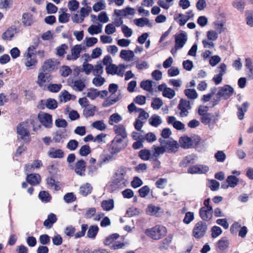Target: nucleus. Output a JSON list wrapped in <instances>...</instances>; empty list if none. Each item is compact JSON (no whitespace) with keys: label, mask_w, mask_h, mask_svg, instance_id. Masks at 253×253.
<instances>
[{"label":"nucleus","mask_w":253,"mask_h":253,"mask_svg":"<svg viewBox=\"0 0 253 253\" xmlns=\"http://www.w3.org/2000/svg\"><path fill=\"white\" fill-rule=\"evenodd\" d=\"M245 0H234L233 6L240 11H242L245 8Z\"/></svg>","instance_id":"obj_57"},{"label":"nucleus","mask_w":253,"mask_h":253,"mask_svg":"<svg viewBox=\"0 0 253 253\" xmlns=\"http://www.w3.org/2000/svg\"><path fill=\"white\" fill-rule=\"evenodd\" d=\"M187 41V37L186 34L181 33L175 37V45L177 48H182Z\"/></svg>","instance_id":"obj_20"},{"label":"nucleus","mask_w":253,"mask_h":253,"mask_svg":"<svg viewBox=\"0 0 253 253\" xmlns=\"http://www.w3.org/2000/svg\"><path fill=\"white\" fill-rule=\"evenodd\" d=\"M249 106V104L247 102H244L241 107L237 106V116L240 120L244 119L245 113L247 112Z\"/></svg>","instance_id":"obj_32"},{"label":"nucleus","mask_w":253,"mask_h":253,"mask_svg":"<svg viewBox=\"0 0 253 253\" xmlns=\"http://www.w3.org/2000/svg\"><path fill=\"white\" fill-rule=\"evenodd\" d=\"M39 198L42 202L44 203H48L50 202L51 199V197L48 192L45 191H41L39 194Z\"/></svg>","instance_id":"obj_47"},{"label":"nucleus","mask_w":253,"mask_h":253,"mask_svg":"<svg viewBox=\"0 0 253 253\" xmlns=\"http://www.w3.org/2000/svg\"><path fill=\"white\" fill-rule=\"evenodd\" d=\"M153 82L150 80H146L141 82L140 86L144 90L151 92L153 90L152 84Z\"/></svg>","instance_id":"obj_48"},{"label":"nucleus","mask_w":253,"mask_h":253,"mask_svg":"<svg viewBox=\"0 0 253 253\" xmlns=\"http://www.w3.org/2000/svg\"><path fill=\"white\" fill-rule=\"evenodd\" d=\"M168 123L172 124L173 127L177 130H182L185 128V125L180 121H176V118L173 116L168 117Z\"/></svg>","instance_id":"obj_22"},{"label":"nucleus","mask_w":253,"mask_h":253,"mask_svg":"<svg viewBox=\"0 0 253 253\" xmlns=\"http://www.w3.org/2000/svg\"><path fill=\"white\" fill-rule=\"evenodd\" d=\"M184 93L189 99H194L198 97V94L195 89H186Z\"/></svg>","instance_id":"obj_55"},{"label":"nucleus","mask_w":253,"mask_h":253,"mask_svg":"<svg viewBox=\"0 0 253 253\" xmlns=\"http://www.w3.org/2000/svg\"><path fill=\"white\" fill-rule=\"evenodd\" d=\"M114 201L112 199L103 200L101 203V208L103 211H109L114 209Z\"/></svg>","instance_id":"obj_29"},{"label":"nucleus","mask_w":253,"mask_h":253,"mask_svg":"<svg viewBox=\"0 0 253 253\" xmlns=\"http://www.w3.org/2000/svg\"><path fill=\"white\" fill-rule=\"evenodd\" d=\"M130 171L129 168L121 166L116 170L112 183L117 188H122L126 186L127 183V174Z\"/></svg>","instance_id":"obj_1"},{"label":"nucleus","mask_w":253,"mask_h":253,"mask_svg":"<svg viewBox=\"0 0 253 253\" xmlns=\"http://www.w3.org/2000/svg\"><path fill=\"white\" fill-rule=\"evenodd\" d=\"M134 23L136 26L142 27L148 25L149 20L147 18H140L134 19Z\"/></svg>","instance_id":"obj_54"},{"label":"nucleus","mask_w":253,"mask_h":253,"mask_svg":"<svg viewBox=\"0 0 253 253\" xmlns=\"http://www.w3.org/2000/svg\"><path fill=\"white\" fill-rule=\"evenodd\" d=\"M178 107L180 110L179 116L181 117H186L189 114V110L191 109L190 102L186 100L181 99Z\"/></svg>","instance_id":"obj_12"},{"label":"nucleus","mask_w":253,"mask_h":253,"mask_svg":"<svg viewBox=\"0 0 253 253\" xmlns=\"http://www.w3.org/2000/svg\"><path fill=\"white\" fill-rule=\"evenodd\" d=\"M96 111V107L92 105L87 106L84 110V115L87 118L93 116Z\"/></svg>","instance_id":"obj_44"},{"label":"nucleus","mask_w":253,"mask_h":253,"mask_svg":"<svg viewBox=\"0 0 253 253\" xmlns=\"http://www.w3.org/2000/svg\"><path fill=\"white\" fill-rule=\"evenodd\" d=\"M214 157L217 162L222 163L226 158V154L222 151H218L214 155Z\"/></svg>","instance_id":"obj_61"},{"label":"nucleus","mask_w":253,"mask_h":253,"mask_svg":"<svg viewBox=\"0 0 253 253\" xmlns=\"http://www.w3.org/2000/svg\"><path fill=\"white\" fill-rule=\"evenodd\" d=\"M16 29L13 27L8 28L6 32L2 34V38L4 40H10L16 33Z\"/></svg>","instance_id":"obj_39"},{"label":"nucleus","mask_w":253,"mask_h":253,"mask_svg":"<svg viewBox=\"0 0 253 253\" xmlns=\"http://www.w3.org/2000/svg\"><path fill=\"white\" fill-rule=\"evenodd\" d=\"M246 14L247 24L251 27H253V11H247Z\"/></svg>","instance_id":"obj_64"},{"label":"nucleus","mask_w":253,"mask_h":253,"mask_svg":"<svg viewBox=\"0 0 253 253\" xmlns=\"http://www.w3.org/2000/svg\"><path fill=\"white\" fill-rule=\"evenodd\" d=\"M233 92V88L229 85H225L223 87L218 88L217 95L219 98H223L225 99H227L232 95Z\"/></svg>","instance_id":"obj_9"},{"label":"nucleus","mask_w":253,"mask_h":253,"mask_svg":"<svg viewBox=\"0 0 253 253\" xmlns=\"http://www.w3.org/2000/svg\"><path fill=\"white\" fill-rule=\"evenodd\" d=\"M246 74L249 80L253 79V62L250 58H247L245 62Z\"/></svg>","instance_id":"obj_24"},{"label":"nucleus","mask_w":253,"mask_h":253,"mask_svg":"<svg viewBox=\"0 0 253 253\" xmlns=\"http://www.w3.org/2000/svg\"><path fill=\"white\" fill-rule=\"evenodd\" d=\"M167 232V228L161 225H157L145 231V234L147 236L155 240L162 239L166 235Z\"/></svg>","instance_id":"obj_2"},{"label":"nucleus","mask_w":253,"mask_h":253,"mask_svg":"<svg viewBox=\"0 0 253 253\" xmlns=\"http://www.w3.org/2000/svg\"><path fill=\"white\" fill-rule=\"evenodd\" d=\"M207 230V224L203 221H199L195 224L193 229V235L196 238H201L205 235Z\"/></svg>","instance_id":"obj_7"},{"label":"nucleus","mask_w":253,"mask_h":253,"mask_svg":"<svg viewBox=\"0 0 253 253\" xmlns=\"http://www.w3.org/2000/svg\"><path fill=\"white\" fill-rule=\"evenodd\" d=\"M47 154L52 158H62L64 157V152L61 149L54 148H50Z\"/></svg>","instance_id":"obj_30"},{"label":"nucleus","mask_w":253,"mask_h":253,"mask_svg":"<svg viewBox=\"0 0 253 253\" xmlns=\"http://www.w3.org/2000/svg\"><path fill=\"white\" fill-rule=\"evenodd\" d=\"M113 130L116 134L115 137L125 139L127 137V133L125 127L122 124L115 125Z\"/></svg>","instance_id":"obj_19"},{"label":"nucleus","mask_w":253,"mask_h":253,"mask_svg":"<svg viewBox=\"0 0 253 253\" xmlns=\"http://www.w3.org/2000/svg\"><path fill=\"white\" fill-rule=\"evenodd\" d=\"M41 123L45 127L50 128L52 125V116L47 113H43L39 115Z\"/></svg>","instance_id":"obj_16"},{"label":"nucleus","mask_w":253,"mask_h":253,"mask_svg":"<svg viewBox=\"0 0 253 253\" xmlns=\"http://www.w3.org/2000/svg\"><path fill=\"white\" fill-rule=\"evenodd\" d=\"M66 9H60L59 13L60 14L58 17V21L60 23H67L70 18V14L65 13V11Z\"/></svg>","instance_id":"obj_37"},{"label":"nucleus","mask_w":253,"mask_h":253,"mask_svg":"<svg viewBox=\"0 0 253 253\" xmlns=\"http://www.w3.org/2000/svg\"><path fill=\"white\" fill-rule=\"evenodd\" d=\"M95 77L92 80V84L96 86H100L104 84L105 79L101 75L95 76Z\"/></svg>","instance_id":"obj_56"},{"label":"nucleus","mask_w":253,"mask_h":253,"mask_svg":"<svg viewBox=\"0 0 253 253\" xmlns=\"http://www.w3.org/2000/svg\"><path fill=\"white\" fill-rule=\"evenodd\" d=\"M174 19L180 25L183 26L189 20V16L185 15L181 13L178 14L177 16L174 17Z\"/></svg>","instance_id":"obj_38"},{"label":"nucleus","mask_w":253,"mask_h":253,"mask_svg":"<svg viewBox=\"0 0 253 253\" xmlns=\"http://www.w3.org/2000/svg\"><path fill=\"white\" fill-rule=\"evenodd\" d=\"M87 31L91 35L100 33L102 32V25H91L88 27Z\"/></svg>","instance_id":"obj_36"},{"label":"nucleus","mask_w":253,"mask_h":253,"mask_svg":"<svg viewBox=\"0 0 253 253\" xmlns=\"http://www.w3.org/2000/svg\"><path fill=\"white\" fill-rule=\"evenodd\" d=\"M56 221L57 218L55 214L51 213L48 215L47 218L43 222V225L47 229H50Z\"/></svg>","instance_id":"obj_35"},{"label":"nucleus","mask_w":253,"mask_h":253,"mask_svg":"<svg viewBox=\"0 0 253 253\" xmlns=\"http://www.w3.org/2000/svg\"><path fill=\"white\" fill-rule=\"evenodd\" d=\"M98 227L96 225L90 226L87 233V236L89 238H94L98 233Z\"/></svg>","instance_id":"obj_51"},{"label":"nucleus","mask_w":253,"mask_h":253,"mask_svg":"<svg viewBox=\"0 0 253 253\" xmlns=\"http://www.w3.org/2000/svg\"><path fill=\"white\" fill-rule=\"evenodd\" d=\"M91 126L93 128L100 131H103L107 128V125L103 120L95 121L92 124Z\"/></svg>","instance_id":"obj_41"},{"label":"nucleus","mask_w":253,"mask_h":253,"mask_svg":"<svg viewBox=\"0 0 253 253\" xmlns=\"http://www.w3.org/2000/svg\"><path fill=\"white\" fill-rule=\"evenodd\" d=\"M172 235H169L164 240H163L160 248L161 250L167 249L172 240Z\"/></svg>","instance_id":"obj_52"},{"label":"nucleus","mask_w":253,"mask_h":253,"mask_svg":"<svg viewBox=\"0 0 253 253\" xmlns=\"http://www.w3.org/2000/svg\"><path fill=\"white\" fill-rule=\"evenodd\" d=\"M212 208L202 207L200 210V215L203 220H210L212 216Z\"/></svg>","instance_id":"obj_17"},{"label":"nucleus","mask_w":253,"mask_h":253,"mask_svg":"<svg viewBox=\"0 0 253 253\" xmlns=\"http://www.w3.org/2000/svg\"><path fill=\"white\" fill-rule=\"evenodd\" d=\"M119 237V235L116 233L111 235V236L107 237L105 240L104 243L105 245H110L111 244H113L115 242V240L118 238Z\"/></svg>","instance_id":"obj_60"},{"label":"nucleus","mask_w":253,"mask_h":253,"mask_svg":"<svg viewBox=\"0 0 253 253\" xmlns=\"http://www.w3.org/2000/svg\"><path fill=\"white\" fill-rule=\"evenodd\" d=\"M85 162L81 159L76 163L73 169L77 175L83 176L85 175Z\"/></svg>","instance_id":"obj_15"},{"label":"nucleus","mask_w":253,"mask_h":253,"mask_svg":"<svg viewBox=\"0 0 253 253\" xmlns=\"http://www.w3.org/2000/svg\"><path fill=\"white\" fill-rule=\"evenodd\" d=\"M51 80V77L49 73L42 72L38 75L37 83L40 86L44 89Z\"/></svg>","instance_id":"obj_10"},{"label":"nucleus","mask_w":253,"mask_h":253,"mask_svg":"<svg viewBox=\"0 0 253 253\" xmlns=\"http://www.w3.org/2000/svg\"><path fill=\"white\" fill-rule=\"evenodd\" d=\"M45 106L51 110H54L57 107V102L53 98H48L45 100H41L38 107L40 109H44Z\"/></svg>","instance_id":"obj_14"},{"label":"nucleus","mask_w":253,"mask_h":253,"mask_svg":"<svg viewBox=\"0 0 253 253\" xmlns=\"http://www.w3.org/2000/svg\"><path fill=\"white\" fill-rule=\"evenodd\" d=\"M25 65L28 68V69L34 68L37 64L36 56L25 54Z\"/></svg>","instance_id":"obj_25"},{"label":"nucleus","mask_w":253,"mask_h":253,"mask_svg":"<svg viewBox=\"0 0 253 253\" xmlns=\"http://www.w3.org/2000/svg\"><path fill=\"white\" fill-rule=\"evenodd\" d=\"M163 95L165 97L171 99L175 95V93L174 90L168 87L164 90V92H163Z\"/></svg>","instance_id":"obj_62"},{"label":"nucleus","mask_w":253,"mask_h":253,"mask_svg":"<svg viewBox=\"0 0 253 253\" xmlns=\"http://www.w3.org/2000/svg\"><path fill=\"white\" fill-rule=\"evenodd\" d=\"M42 166V163L41 160H35L32 163H29L25 166V169L27 171L32 172L35 169H39Z\"/></svg>","instance_id":"obj_27"},{"label":"nucleus","mask_w":253,"mask_h":253,"mask_svg":"<svg viewBox=\"0 0 253 253\" xmlns=\"http://www.w3.org/2000/svg\"><path fill=\"white\" fill-rule=\"evenodd\" d=\"M96 212V208L94 207L88 208L85 210L84 217L87 219L91 218L95 215Z\"/></svg>","instance_id":"obj_63"},{"label":"nucleus","mask_w":253,"mask_h":253,"mask_svg":"<svg viewBox=\"0 0 253 253\" xmlns=\"http://www.w3.org/2000/svg\"><path fill=\"white\" fill-rule=\"evenodd\" d=\"M27 181L32 185H37L41 181V176L37 173H32L27 174L26 177Z\"/></svg>","instance_id":"obj_23"},{"label":"nucleus","mask_w":253,"mask_h":253,"mask_svg":"<svg viewBox=\"0 0 253 253\" xmlns=\"http://www.w3.org/2000/svg\"><path fill=\"white\" fill-rule=\"evenodd\" d=\"M123 118L118 113H116L110 116L108 123L110 125H113L114 123H118L122 120Z\"/></svg>","instance_id":"obj_46"},{"label":"nucleus","mask_w":253,"mask_h":253,"mask_svg":"<svg viewBox=\"0 0 253 253\" xmlns=\"http://www.w3.org/2000/svg\"><path fill=\"white\" fill-rule=\"evenodd\" d=\"M219 116L218 113H209L206 116L200 118L201 122L205 125H208L210 129H212L216 122L218 120Z\"/></svg>","instance_id":"obj_5"},{"label":"nucleus","mask_w":253,"mask_h":253,"mask_svg":"<svg viewBox=\"0 0 253 253\" xmlns=\"http://www.w3.org/2000/svg\"><path fill=\"white\" fill-rule=\"evenodd\" d=\"M46 182L48 188L53 189L55 191L60 190L61 184L60 182L56 181L52 176L47 177L46 179Z\"/></svg>","instance_id":"obj_21"},{"label":"nucleus","mask_w":253,"mask_h":253,"mask_svg":"<svg viewBox=\"0 0 253 253\" xmlns=\"http://www.w3.org/2000/svg\"><path fill=\"white\" fill-rule=\"evenodd\" d=\"M134 56V52L130 50L123 49L121 51L120 57L125 61H130Z\"/></svg>","instance_id":"obj_28"},{"label":"nucleus","mask_w":253,"mask_h":253,"mask_svg":"<svg viewBox=\"0 0 253 253\" xmlns=\"http://www.w3.org/2000/svg\"><path fill=\"white\" fill-rule=\"evenodd\" d=\"M180 146L184 149L189 148L193 144V141L188 136L181 137L179 140Z\"/></svg>","instance_id":"obj_31"},{"label":"nucleus","mask_w":253,"mask_h":253,"mask_svg":"<svg viewBox=\"0 0 253 253\" xmlns=\"http://www.w3.org/2000/svg\"><path fill=\"white\" fill-rule=\"evenodd\" d=\"M226 181L230 187L234 188L237 185L239 179L235 175H230L227 177Z\"/></svg>","instance_id":"obj_43"},{"label":"nucleus","mask_w":253,"mask_h":253,"mask_svg":"<svg viewBox=\"0 0 253 253\" xmlns=\"http://www.w3.org/2000/svg\"><path fill=\"white\" fill-rule=\"evenodd\" d=\"M224 23L223 22L217 21L215 22L214 28V31L220 34L224 31Z\"/></svg>","instance_id":"obj_59"},{"label":"nucleus","mask_w":253,"mask_h":253,"mask_svg":"<svg viewBox=\"0 0 253 253\" xmlns=\"http://www.w3.org/2000/svg\"><path fill=\"white\" fill-rule=\"evenodd\" d=\"M159 141L161 145L165 147L166 152L168 153H175L179 147L178 143L172 138L167 140L160 138Z\"/></svg>","instance_id":"obj_4"},{"label":"nucleus","mask_w":253,"mask_h":253,"mask_svg":"<svg viewBox=\"0 0 253 253\" xmlns=\"http://www.w3.org/2000/svg\"><path fill=\"white\" fill-rule=\"evenodd\" d=\"M139 156L143 160H148L151 156L150 151L147 149L141 150L139 153Z\"/></svg>","instance_id":"obj_58"},{"label":"nucleus","mask_w":253,"mask_h":253,"mask_svg":"<svg viewBox=\"0 0 253 253\" xmlns=\"http://www.w3.org/2000/svg\"><path fill=\"white\" fill-rule=\"evenodd\" d=\"M229 240L226 237H222L218 242V247L220 250H225L228 246Z\"/></svg>","instance_id":"obj_53"},{"label":"nucleus","mask_w":253,"mask_h":253,"mask_svg":"<svg viewBox=\"0 0 253 253\" xmlns=\"http://www.w3.org/2000/svg\"><path fill=\"white\" fill-rule=\"evenodd\" d=\"M86 96L91 100H93L99 95V91L95 88H91L87 90Z\"/></svg>","instance_id":"obj_49"},{"label":"nucleus","mask_w":253,"mask_h":253,"mask_svg":"<svg viewBox=\"0 0 253 253\" xmlns=\"http://www.w3.org/2000/svg\"><path fill=\"white\" fill-rule=\"evenodd\" d=\"M118 86L117 84H111L109 86V91L112 94L107 98L103 103L104 107H109L117 102L119 98L113 99V95L115 93L118 89Z\"/></svg>","instance_id":"obj_8"},{"label":"nucleus","mask_w":253,"mask_h":253,"mask_svg":"<svg viewBox=\"0 0 253 253\" xmlns=\"http://www.w3.org/2000/svg\"><path fill=\"white\" fill-rule=\"evenodd\" d=\"M70 85L73 89L78 91H82L85 86L84 82L81 80L72 81Z\"/></svg>","instance_id":"obj_34"},{"label":"nucleus","mask_w":253,"mask_h":253,"mask_svg":"<svg viewBox=\"0 0 253 253\" xmlns=\"http://www.w3.org/2000/svg\"><path fill=\"white\" fill-rule=\"evenodd\" d=\"M114 159L113 156L110 154H102L100 156L99 160V164L103 165L107 164L112 161Z\"/></svg>","instance_id":"obj_40"},{"label":"nucleus","mask_w":253,"mask_h":253,"mask_svg":"<svg viewBox=\"0 0 253 253\" xmlns=\"http://www.w3.org/2000/svg\"><path fill=\"white\" fill-rule=\"evenodd\" d=\"M125 139L122 138L115 137L112 141L111 146L112 154L118 153L126 147V143Z\"/></svg>","instance_id":"obj_6"},{"label":"nucleus","mask_w":253,"mask_h":253,"mask_svg":"<svg viewBox=\"0 0 253 253\" xmlns=\"http://www.w3.org/2000/svg\"><path fill=\"white\" fill-rule=\"evenodd\" d=\"M152 148L154 151L153 155L155 158H157L160 155L163 154L165 152H166L165 147L163 145H162L161 147H158L155 145H153Z\"/></svg>","instance_id":"obj_50"},{"label":"nucleus","mask_w":253,"mask_h":253,"mask_svg":"<svg viewBox=\"0 0 253 253\" xmlns=\"http://www.w3.org/2000/svg\"><path fill=\"white\" fill-rule=\"evenodd\" d=\"M196 161V157L193 155L186 156L180 163V167L186 168L189 165L193 164Z\"/></svg>","instance_id":"obj_26"},{"label":"nucleus","mask_w":253,"mask_h":253,"mask_svg":"<svg viewBox=\"0 0 253 253\" xmlns=\"http://www.w3.org/2000/svg\"><path fill=\"white\" fill-rule=\"evenodd\" d=\"M162 122L161 118L157 115H153L149 119L150 124L155 127L158 126Z\"/></svg>","instance_id":"obj_42"},{"label":"nucleus","mask_w":253,"mask_h":253,"mask_svg":"<svg viewBox=\"0 0 253 253\" xmlns=\"http://www.w3.org/2000/svg\"><path fill=\"white\" fill-rule=\"evenodd\" d=\"M33 22V16L31 13H26L23 15L22 23L25 26H30Z\"/></svg>","instance_id":"obj_45"},{"label":"nucleus","mask_w":253,"mask_h":253,"mask_svg":"<svg viewBox=\"0 0 253 253\" xmlns=\"http://www.w3.org/2000/svg\"><path fill=\"white\" fill-rule=\"evenodd\" d=\"M82 46L81 44H77L71 49V54L67 55V59L69 60H75L78 58L82 50Z\"/></svg>","instance_id":"obj_18"},{"label":"nucleus","mask_w":253,"mask_h":253,"mask_svg":"<svg viewBox=\"0 0 253 253\" xmlns=\"http://www.w3.org/2000/svg\"><path fill=\"white\" fill-rule=\"evenodd\" d=\"M29 129L30 125L28 122H24L19 124L17 126L18 138L24 142H29L31 140Z\"/></svg>","instance_id":"obj_3"},{"label":"nucleus","mask_w":253,"mask_h":253,"mask_svg":"<svg viewBox=\"0 0 253 253\" xmlns=\"http://www.w3.org/2000/svg\"><path fill=\"white\" fill-rule=\"evenodd\" d=\"M92 189L90 184L86 183L80 187L79 192L81 195L85 197L91 193Z\"/></svg>","instance_id":"obj_33"},{"label":"nucleus","mask_w":253,"mask_h":253,"mask_svg":"<svg viewBox=\"0 0 253 253\" xmlns=\"http://www.w3.org/2000/svg\"><path fill=\"white\" fill-rule=\"evenodd\" d=\"M209 170V167L205 165H196L190 167L187 170V172L190 174H204Z\"/></svg>","instance_id":"obj_11"},{"label":"nucleus","mask_w":253,"mask_h":253,"mask_svg":"<svg viewBox=\"0 0 253 253\" xmlns=\"http://www.w3.org/2000/svg\"><path fill=\"white\" fill-rule=\"evenodd\" d=\"M59 62L55 59H49L46 60L42 66L43 72L49 73L57 69Z\"/></svg>","instance_id":"obj_13"}]
</instances>
